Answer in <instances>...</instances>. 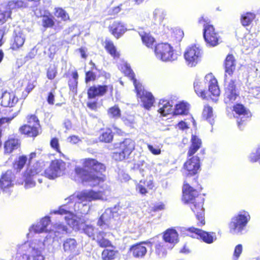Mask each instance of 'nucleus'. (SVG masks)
Listing matches in <instances>:
<instances>
[{"instance_id":"obj_9","label":"nucleus","mask_w":260,"mask_h":260,"mask_svg":"<svg viewBox=\"0 0 260 260\" xmlns=\"http://www.w3.org/2000/svg\"><path fill=\"white\" fill-rule=\"evenodd\" d=\"M154 53L158 59L164 62L172 61L178 58L173 47L168 43L157 44L155 47Z\"/></svg>"},{"instance_id":"obj_59","label":"nucleus","mask_w":260,"mask_h":260,"mask_svg":"<svg viewBox=\"0 0 260 260\" xmlns=\"http://www.w3.org/2000/svg\"><path fill=\"white\" fill-rule=\"evenodd\" d=\"M78 81L76 80H70L69 82V85L70 89L73 93H76L77 91Z\"/></svg>"},{"instance_id":"obj_28","label":"nucleus","mask_w":260,"mask_h":260,"mask_svg":"<svg viewBox=\"0 0 260 260\" xmlns=\"http://www.w3.org/2000/svg\"><path fill=\"white\" fill-rule=\"evenodd\" d=\"M108 90L107 85H98L90 87L87 91L88 96L92 99L97 96L104 95Z\"/></svg>"},{"instance_id":"obj_19","label":"nucleus","mask_w":260,"mask_h":260,"mask_svg":"<svg viewBox=\"0 0 260 260\" xmlns=\"http://www.w3.org/2000/svg\"><path fill=\"white\" fill-rule=\"evenodd\" d=\"M18 99L13 92L0 90V105L5 107H13L18 102Z\"/></svg>"},{"instance_id":"obj_10","label":"nucleus","mask_w":260,"mask_h":260,"mask_svg":"<svg viewBox=\"0 0 260 260\" xmlns=\"http://www.w3.org/2000/svg\"><path fill=\"white\" fill-rule=\"evenodd\" d=\"M41 169L42 166L40 165ZM66 169V163L61 160H54L51 162L49 167L46 169L44 172L40 173L41 175L43 174L45 176L49 179H53L62 175Z\"/></svg>"},{"instance_id":"obj_44","label":"nucleus","mask_w":260,"mask_h":260,"mask_svg":"<svg viewBox=\"0 0 260 260\" xmlns=\"http://www.w3.org/2000/svg\"><path fill=\"white\" fill-rule=\"evenodd\" d=\"M12 11L8 9L7 5L5 8V10H3L0 8V25H2L5 23L9 18H11Z\"/></svg>"},{"instance_id":"obj_52","label":"nucleus","mask_w":260,"mask_h":260,"mask_svg":"<svg viewBox=\"0 0 260 260\" xmlns=\"http://www.w3.org/2000/svg\"><path fill=\"white\" fill-rule=\"evenodd\" d=\"M42 25L45 27H51L54 24L52 16L44 15L42 18Z\"/></svg>"},{"instance_id":"obj_36","label":"nucleus","mask_w":260,"mask_h":260,"mask_svg":"<svg viewBox=\"0 0 260 260\" xmlns=\"http://www.w3.org/2000/svg\"><path fill=\"white\" fill-rule=\"evenodd\" d=\"M202 117L212 125L214 120L213 108L208 105L205 106L202 112Z\"/></svg>"},{"instance_id":"obj_13","label":"nucleus","mask_w":260,"mask_h":260,"mask_svg":"<svg viewBox=\"0 0 260 260\" xmlns=\"http://www.w3.org/2000/svg\"><path fill=\"white\" fill-rule=\"evenodd\" d=\"M41 172L40 164L37 163L32 166H29L24 174V187L28 189L36 185L35 179Z\"/></svg>"},{"instance_id":"obj_54","label":"nucleus","mask_w":260,"mask_h":260,"mask_svg":"<svg viewBox=\"0 0 260 260\" xmlns=\"http://www.w3.org/2000/svg\"><path fill=\"white\" fill-rule=\"evenodd\" d=\"M135 167H136L138 169L140 173L142 174V176H144L145 174L148 171L147 164L144 161H140L138 162L135 165Z\"/></svg>"},{"instance_id":"obj_23","label":"nucleus","mask_w":260,"mask_h":260,"mask_svg":"<svg viewBox=\"0 0 260 260\" xmlns=\"http://www.w3.org/2000/svg\"><path fill=\"white\" fill-rule=\"evenodd\" d=\"M153 187L154 184L151 176L147 177L145 180H141L136 186V190L142 195H145L148 192L147 189H152Z\"/></svg>"},{"instance_id":"obj_45","label":"nucleus","mask_w":260,"mask_h":260,"mask_svg":"<svg viewBox=\"0 0 260 260\" xmlns=\"http://www.w3.org/2000/svg\"><path fill=\"white\" fill-rule=\"evenodd\" d=\"M255 18V15L252 13H246L241 16V23L243 26L249 25Z\"/></svg>"},{"instance_id":"obj_4","label":"nucleus","mask_w":260,"mask_h":260,"mask_svg":"<svg viewBox=\"0 0 260 260\" xmlns=\"http://www.w3.org/2000/svg\"><path fill=\"white\" fill-rule=\"evenodd\" d=\"M110 196V189L108 187L103 191H95L92 189L83 190L77 196L78 201L74 205V210L82 214H87L89 210L88 204L90 202L95 200L106 201Z\"/></svg>"},{"instance_id":"obj_51","label":"nucleus","mask_w":260,"mask_h":260,"mask_svg":"<svg viewBox=\"0 0 260 260\" xmlns=\"http://www.w3.org/2000/svg\"><path fill=\"white\" fill-rule=\"evenodd\" d=\"M112 139L113 135L112 131L109 129H106L100 137V140L106 143L110 142Z\"/></svg>"},{"instance_id":"obj_57","label":"nucleus","mask_w":260,"mask_h":260,"mask_svg":"<svg viewBox=\"0 0 260 260\" xmlns=\"http://www.w3.org/2000/svg\"><path fill=\"white\" fill-rule=\"evenodd\" d=\"M96 79V75L92 71H88L85 74V82L88 83L90 81L95 80Z\"/></svg>"},{"instance_id":"obj_35","label":"nucleus","mask_w":260,"mask_h":260,"mask_svg":"<svg viewBox=\"0 0 260 260\" xmlns=\"http://www.w3.org/2000/svg\"><path fill=\"white\" fill-rule=\"evenodd\" d=\"M143 43L148 48H152L155 42L154 38L149 32L141 31L139 32Z\"/></svg>"},{"instance_id":"obj_42","label":"nucleus","mask_w":260,"mask_h":260,"mask_svg":"<svg viewBox=\"0 0 260 260\" xmlns=\"http://www.w3.org/2000/svg\"><path fill=\"white\" fill-rule=\"evenodd\" d=\"M107 113L109 117L114 119H117L121 117V110L116 105L109 108Z\"/></svg>"},{"instance_id":"obj_17","label":"nucleus","mask_w":260,"mask_h":260,"mask_svg":"<svg viewBox=\"0 0 260 260\" xmlns=\"http://www.w3.org/2000/svg\"><path fill=\"white\" fill-rule=\"evenodd\" d=\"M188 231L191 233V235L190 236L192 238H200L207 243H212L214 239H216L215 234L214 233L206 232L194 227L188 228Z\"/></svg>"},{"instance_id":"obj_64","label":"nucleus","mask_w":260,"mask_h":260,"mask_svg":"<svg viewBox=\"0 0 260 260\" xmlns=\"http://www.w3.org/2000/svg\"><path fill=\"white\" fill-rule=\"evenodd\" d=\"M165 208V205L162 203H158L156 204L153 207V210L154 211H159L162 210Z\"/></svg>"},{"instance_id":"obj_38","label":"nucleus","mask_w":260,"mask_h":260,"mask_svg":"<svg viewBox=\"0 0 260 260\" xmlns=\"http://www.w3.org/2000/svg\"><path fill=\"white\" fill-rule=\"evenodd\" d=\"M106 236V233L104 232H99L96 235L95 240L99 245L101 247H107L111 246V242L104 237Z\"/></svg>"},{"instance_id":"obj_16","label":"nucleus","mask_w":260,"mask_h":260,"mask_svg":"<svg viewBox=\"0 0 260 260\" xmlns=\"http://www.w3.org/2000/svg\"><path fill=\"white\" fill-rule=\"evenodd\" d=\"M52 213L55 214L64 215V219L66 222L73 228L77 226L78 224L76 216L73 213L70 208H68L67 205H62L58 210H53Z\"/></svg>"},{"instance_id":"obj_20","label":"nucleus","mask_w":260,"mask_h":260,"mask_svg":"<svg viewBox=\"0 0 260 260\" xmlns=\"http://www.w3.org/2000/svg\"><path fill=\"white\" fill-rule=\"evenodd\" d=\"M200 159L197 156L188 159L184 165V172L187 176L194 175L200 168Z\"/></svg>"},{"instance_id":"obj_32","label":"nucleus","mask_w":260,"mask_h":260,"mask_svg":"<svg viewBox=\"0 0 260 260\" xmlns=\"http://www.w3.org/2000/svg\"><path fill=\"white\" fill-rule=\"evenodd\" d=\"M191 145L187 153L188 157L192 156L199 149L202 145L201 140L194 135H192L191 137Z\"/></svg>"},{"instance_id":"obj_48","label":"nucleus","mask_w":260,"mask_h":260,"mask_svg":"<svg viewBox=\"0 0 260 260\" xmlns=\"http://www.w3.org/2000/svg\"><path fill=\"white\" fill-rule=\"evenodd\" d=\"M27 157L26 156L22 155L19 156L14 164V168L17 171H20L25 165Z\"/></svg>"},{"instance_id":"obj_58","label":"nucleus","mask_w":260,"mask_h":260,"mask_svg":"<svg viewBox=\"0 0 260 260\" xmlns=\"http://www.w3.org/2000/svg\"><path fill=\"white\" fill-rule=\"evenodd\" d=\"M148 150L154 155H158L161 153L160 148L159 146L154 147L150 144H148Z\"/></svg>"},{"instance_id":"obj_1","label":"nucleus","mask_w":260,"mask_h":260,"mask_svg":"<svg viewBox=\"0 0 260 260\" xmlns=\"http://www.w3.org/2000/svg\"><path fill=\"white\" fill-rule=\"evenodd\" d=\"M84 168L76 167L75 172L76 177V181L85 182L91 186L100 185L105 180V177L102 174H94L102 173L105 171L106 167L104 164L93 158H85L82 160Z\"/></svg>"},{"instance_id":"obj_22","label":"nucleus","mask_w":260,"mask_h":260,"mask_svg":"<svg viewBox=\"0 0 260 260\" xmlns=\"http://www.w3.org/2000/svg\"><path fill=\"white\" fill-rule=\"evenodd\" d=\"M205 81L208 83V91L211 95L215 97L212 100L216 102L217 98L220 94V90L217 84V80L212 74L207 75L205 77Z\"/></svg>"},{"instance_id":"obj_7","label":"nucleus","mask_w":260,"mask_h":260,"mask_svg":"<svg viewBox=\"0 0 260 260\" xmlns=\"http://www.w3.org/2000/svg\"><path fill=\"white\" fill-rule=\"evenodd\" d=\"M204 27L203 37L208 46L215 47L221 42V38L207 17L202 16L198 20Z\"/></svg>"},{"instance_id":"obj_55","label":"nucleus","mask_w":260,"mask_h":260,"mask_svg":"<svg viewBox=\"0 0 260 260\" xmlns=\"http://www.w3.org/2000/svg\"><path fill=\"white\" fill-rule=\"evenodd\" d=\"M57 69L54 66H50L47 72V78L50 80L53 79L56 76Z\"/></svg>"},{"instance_id":"obj_46","label":"nucleus","mask_w":260,"mask_h":260,"mask_svg":"<svg viewBox=\"0 0 260 260\" xmlns=\"http://www.w3.org/2000/svg\"><path fill=\"white\" fill-rule=\"evenodd\" d=\"M128 156L118 147H116L112 154V157L116 161H121Z\"/></svg>"},{"instance_id":"obj_29","label":"nucleus","mask_w":260,"mask_h":260,"mask_svg":"<svg viewBox=\"0 0 260 260\" xmlns=\"http://www.w3.org/2000/svg\"><path fill=\"white\" fill-rule=\"evenodd\" d=\"M144 243H141L133 245L129 249L134 257L137 258L143 257L146 253L147 249L144 245Z\"/></svg>"},{"instance_id":"obj_53","label":"nucleus","mask_w":260,"mask_h":260,"mask_svg":"<svg viewBox=\"0 0 260 260\" xmlns=\"http://www.w3.org/2000/svg\"><path fill=\"white\" fill-rule=\"evenodd\" d=\"M83 231L85 234H86L89 237L91 238L93 240H95L96 238V235H95L96 232V230H95L93 226L92 225H86L83 229Z\"/></svg>"},{"instance_id":"obj_56","label":"nucleus","mask_w":260,"mask_h":260,"mask_svg":"<svg viewBox=\"0 0 260 260\" xmlns=\"http://www.w3.org/2000/svg\"><path fill=\"white\" fill-rule=\"evenodd\" d=\"M243 250V247L241 244L237 245L234 249V252L233 256L234 260H237L240 256Z\"/></svg>"},{"instance_id":"obj_21","label":"nucleus","mask_w":260,"mask_h":260,"mask_svg":"<svg viewBox=\"0 0 260 260\" xmlns=\"http://www.w3.org/2000/svg\"><path fill=\"white\" fill-rule=\"evenodd\" d=\"M14 175L10 170L3 174L0 179V187L3 191L9 192V189L13 185Z\"/></svg>"},{"instance_id":"obj_8","label":"nucleus","mask_w":260,"mask_h":260,"mask_svg":"<svg viewBox=\"0 0 260 260\" xmlns=\"http://www.w3.org/2000/svg\"><path fill=\"white\" fill-rule=\"evenodd\" d=\"M250 219V215L247 211H240L231 219L229 223L230 232L233 234H242Z\"/></svg>"},{"instance_id":"obj_34","label":"nucleus","mask_w":260,"mask_h":260,"mask_svg":"<svg viewBox=\"0 0 260 260\" xmlns=\"http://www.w3.org/2000/svg\"><path fill=\"white\" fill-rule=\"evenodd\" d=\"M25 40V35L22 31H15V36L14 37V42L12 45L11 48L13 50H17L21 47Z\"/></svg>"},{"instance_id":"obj_62","label":"nucleus","mask_w":260,"mask_h":260,"mask_svg":"<svg viewBox=\"0 0 260 260\" xmlns=\"http://www.w3.org/2000/svg\"><path fill=\"white\" fill-rule=\"evenodd\" d=\"M37 53V50L36 49L35 47L32 48L30 51L27 54L25 57L26 60L34 58Z\"/></svg>"},{"instance_id":"obj_15","label":"nucleus","mask_w":260,"mask_h":260,"mask_svg":"<svg viewBox=\"0 0 260 260\" xmlns=\"http://www.w3.org/2000/svg\"><path fill=\"white\" fill-rule=\"evenodd\" d=\"M202 52L199 46L192 45L188 47L184 52V58L187 64L194 67L200 61Z\"/></svg>"},{"instance_id":"obj_50","label":"nucleus","mask_w":260,"mask_h":260,"mask_svg":"<svg viewBox=\"0 0 260 260\" xmlns=\"http://www.w3.org/2000/svg\"><path fill=\"white\" fill-rule=\"evenodd\" d=\"M54 15L57 18H60L63 21L69 19L68 14L63 9L60 8H55Z\"/></svg>"},{"instance_id":"obj_5","label":"nucleus","mask_w":260,"mask_h":260,"mask_svg":"<svg viewBox=\"0 0 260 260\" xmlns=\"http://www.w3.org/2000/svg\"><path fill=\"white\" fill-rule=\"evenodd\" d=\"M45 244L40 240H35L19 246L14 260H44L42 251Z\"/></svg>"},{"instance_id":"obj_24","label":"nucleus","mask_w":260,"mask_h":260,"mask_svg":"<svg viewBox=\"0 0 260 260\" xmlns=\"http://www.w3.org/2000/svg\"><path fill=\"white\" fill-rule=\"evenodd\" d=\"M50 223V218L48 216L42 218L39 221L33 224L29 228L30 233H40L47 231V226Z\"/></svg>"},{"instance_id":"obj_2","label":"nucleus","mask_w":260,"mask_h":260,"mask_svg":"<svg viewBox=\"0 0 260 260\" xmlns=\"http://www.w3.org/2000/svg\"><path fill=\"white\" fill-rule=\"evenodd\" d=\"M188 181L187 179L183 187L182 200L185 203L189 205L190 209L196 214L197 219L199 221L198 226H202L205 224L204 209L203 207L204 199L199 196L196 189L187 183Z\"/></svg>"},{"instance_id":"obj_14","label":"nucleus","mask_w":260,"mask_h":260,"mask_svg":"<svg viewBox=\"0 0 260 260\" xmlns=\"http://www.w3.org/2000/svg\"><path fill=\"white\" fill-rule=\"evenodd\" d=\"M67 233L68 228L64 224L61 223L54 224L53 229L49 232L43 241L45 244V247L47 244H51L54 240L60 239ZM41 242H43V241Z\"/></svg>"},{"instance_id":"obj_25","label":"nucleus","mask_w":260,"mask_h":260,"mask_svg":"<svg viewBox=\"0 0 260 260\" xmlns=\"http://www.w3.org/2000/svg\"><path fill=\"white\" fill-rule=\"evenodd\" d=\"M78 244L74 238H67L63 242V249L65 252L74 255H77L79 252L77 250Z\"/></svg>"},{"instance_id":"obj_43","label":"nucleus","mask_w":260,"mask_h":260,"mask_svg":"<svg viewBox=\"0 0 260 260\" xmlns=\"http://www.w3.org/2000/svg\"><path fill=\"white\" fill-rule=\"evenodd\" d=\"M166 16L165 11L162 9L156 8L153 12V18L155 21L161 22Z\"/></svg>"},{"instance_id":"obj_60","label":"nucleus","mask_w":260,"mask_h":260,"mask_svg":"<svg viewBox=\"0 0 260 260\" xmlns=\"http://www.w3.org/2000/svg\"><path fill=\"white\" fill-rule=\"evenodd\" d=\"M50 145L51 147L55 150L57 152H60L58 139L56 138H53L51 140Z\"/></svg>"},{"instance_id":"obj_3","label":"nucleus","mask_w":260,"mask_h":260,"mask_svg":"<svg viewBox=\"0 0 260 260\" xmlns=\"http://www.w3.org/2000/svg\"><path fill=\"white\" fill-rule=\"evenodd\" d=\"M224 102L233 103L238 95L236 87V80L232 78L236 69V61L232 54H228L224 60Z\"/></svg>"},{"instance_id":"obj_27","label":"nucleus","mask_w":260,"mask_h":260,"mask_svg":"<svg viewBox=\"0 0 260 260\" xmlns=\"http://www.w3.org/2000/svg\"><path fill=\"white\" fill-rule=\"evenodd\" d=\"M110 32L117 39L122 36L127 30L125 25L119 21H114L109 26Z\"/></svg>"},{"instance_id":"obj_11","label":"nucleus","mask_w":260,"mask_h":260,"mask_svg":"<svg viewBox=\"0 0 260 260\" xmlns=\"http://www.w3.org/2000/svg\"><path fill=\"white\" fill-rule=\"evenodd\" d=\"M28 124L24 125L19 128L20 132L29 137H36L41 130L38 118L34 115L27 117Z\"/></svg>"},{"instance_id":"obj_40","label":"nucleus","mask_w":260,"mask_h":260,"mask_svg":"<svg viewBox=\"0 0 260 260\" xmlns=\"http://www.w3.org/2000/svg\"><path fill=\"white\" fill-rule=\"evenodd\" d=\"M203 84L204 83L200 79H197L194 82V88L195 92L198 96L202 99H205L206 98V93L203 89Z\"/></svg>"},{"instance_id":"obj_61","label":"nucleus","mask_w":260,"mask_h":260,"mask_svg":"<svg viewBox=\"0 0 260 260\" xmlns=\"http://www.w3.org/2000/svg\"><path fill=\"white\" fill-rule=\"evenodd\" d=\"M174 34L178 41H180L184 36L183 31L180 28L176 29Z\"/></svg>"},{"instance_id":"obj_41","label":"nucleus","mask_w":260,"mask_h":260,"mask_svg":"<svg viewBox=\"0 0 260 260\" xmlns=\"http://www.w3.org/2000/svg\"><path fill=\"white\" fill-rule=\"evenodd\" d=\"M27 1V0H17L10 1L7 4V7H8V9L11 11L16 8L26 7L28 5Z\"/></svg>"},{"instance_id":"obj_26","label":"nucleus","mask_w":260,"mask_h":260,"mask_svg":"<svg viewBox=\"0 0 260 260\" xmlns=\"http://www.w3.org/2000/svg\"><path fill=\"white\" fill-rule=\"evenodd\" d=\"M164 240L166 243L170 244L168 249H172L174 245L178 241V235L176 230L169 229L166 231L164 236Z\"/></svg>"},{"instance_id":"obj_6","label":"nucleus","mask_w":260,"mask_h":260,"mask_svg":"<svg viewBox=\"0 0 260 260\" xmlns=\"http://www.w3.org/2000/svg\"><path fill=\"white\" fill-rule=\"evenodd\" d=\"M118 68L125 76H127L133 81L137 96L141 100L144 107L146 109H149L152 106L154 102V99L152 94L145 90L142 84L136 80L135 78L134 73L128 63L123 62Z\"/></svg>"},{"instance_id":"obj_63","label":"nucleus","mask_w":260,"mask_h":260,"mask_svg":"<svg viewBox=\"0 0 260 260\" xmlns=\"http://www.w3.org/2000/svg\"><path fill=\"white\" fill-rule=\"evenodd\" d=\"M68 140L69 142L74 144H76L81 141V139L78 136L75 135L68 137Z\"/></svg>"},{"instance_id":"obj_33","label":"nucleus","mask_w":260,"mask_h":260,"mask_svg":"<svg viewBox=\"0 0 260 260\" xmlns=\"http://www.w3.org/2000/svg\"><path fill=\"white\" fill-rule=\"evenodd\" d=\"M20 146L19 140L17 138H10L5 143L4 148L6 153H10L14 150L17 149Z\"/></svg>"},{"instance_id":"obj_47","label":"nucleus","mask_w":260,"mask_h":260,"mask_svg":"<svg viewBox=\"0 0 260 260\" xmlns=\"http://www.w3.org/2000/svg\"><path fill=\"white\" fill-rule=\"evenodd\" d=\"M166 244L167 243L164 241L159 242L156 245V252L159 256L162 257L166 254L167 247H169L166 245Z\"/></svg>"},{"instance_id":"obj_12","label":"nucleus","mask_w":260,"mask_h":260,"mask_svg":"<svg viewBox=\"0 0 260 260\" xmlns=\"http://www.w3.org/2000/svg\"><path fill=\"white\" fill-rule=\"evenodd\" d=\"M234 116L237 119L238 127L242 129L251 116L250 112L243 105L237 104L233 107Z\"/></svg>"},{"instance_id":"obj_49","label":"nucleus","mask_w":260,"mask_h":260,"mask_svg":"<svg viewBox=\"0 0 260 260\" xmlns=\"http://www.w3.org/2000/svg\"><path fill=\"white\" fill-rule=\"evenodd\" d=\"M116 251L114 250L105 249L102 253V258L103 260H112L115 258Z\"/></svg>"},{"instance_id":"obj_18","label":"nucleus","mask_w":260,"mask_h":260,"mask_svg":"<svg viewBox=\"0 0 260 260\" xmlns=\"http://www.w3.org/2000/svg\"><path fill=\"white\" fill-rule=\"evenodd\" d=\"M114 214H117V213H114L111 209L108 208L106 209L100 216L98 222V225L105 230L107 228H112L113 226L111 222L113 220Z\"/></svg>"},{"instance_id":"obj_37","label":"nucleus","mask_w":260,"mask_h":260,"mask_svg":"<svg viewBox=\"0 0 260 260\" xmlns=\"http://www.w3.org/2000/svg\"><path fill=\"white\" fill-rule=\"evenodd\" d=\"M189 105L185 102H182L177 104L173 111L174 115H186L188 113Z\"/></svg>"},{"instance_id":"obj_39","label":"nucleus","mask_w":260,"mask_h":260,"mask_svg":"<svg viewBox=\"0 0 260 260\" xmlns=\"http://www.w3.org/2000/svg\"><path fill=\"white\" fill-rule=\"evenodd\" d=\"M105 49L114 59H116L119 57V53L117 51L116 47L112 42L106 41L105 42Z\"/></svg>"},{"instance_id":"obj_30","label":"nucleus","mask_w":260,"mask_h":260,"mask_svg":"<svg viewBox=\"0 0 260 260\" xmlns=\"http://www.w3.org/2000/svg\"><path fill=\"white\" fill-rule=\"evenodd\" d=\"M135 147V142L130 139H125L123 142L119 144L118 146L127 156L134 150Z\"/></svg>"},{"instance_id":"obj_31","label":"nucleus","mask_w":260,"mask_h":260,"mask_svg":"<svg viewBox=\"0 0 260 260\" xmlns=\"http://www.w3.org/2000/svg\"><path fill=\"white\" fill-rule=\"evenodd\" d=\"M158 111L162 116H167L172 112L173 113L172 104L167 100H160L158 104Z\"/></svg>"}]
</instances>
